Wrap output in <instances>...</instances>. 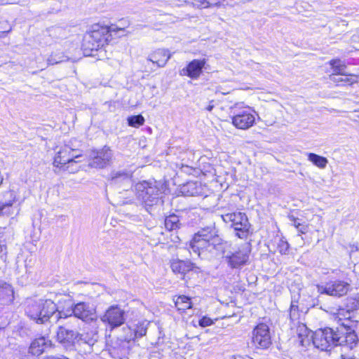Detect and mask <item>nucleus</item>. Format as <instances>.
Returning <instances> with one entry per match:
<instances>
[{
    "label": "nucleus",
    "instance_id": "15",
    "mask_svg": "<svg viewBox=\"0 0 359 359\" xmlns=\"http://www.w3.org/2000/svg\"><path fill=\"white\" fill-rule=\"evenodd\" d=\"M79 332L65 326H59L57 331V340L67 349H72L74 344L77 343Z\"/></svg>",
    "mask_w": 359,
    "mask_h": 359
},
{
    "label": "nucleus",
    "instance_id": "48",
    "mask_svg": "<svg viewBox=\"0 0 359 359\" xmlns=\"http://www.w3.org/2000/svg\"><path fill=\"white\" fill-rule=\"evenodd\" d=\"M212 102H213V100L210 102L209 104L205 108L206 110H208V111H211L214 108V104H212Z\"/></svg>",
    "mask_w": 359,
    "mask_h": 359
},
{
    "label": "nucleus",
    "instance_id": "47",
    "mask_svg": "<svg viewBox=\"0 0 359 359\" xmlns=\"http://www.w3.org/2000/svg\"><path fill=\"white\" fill-rule=\"evenodd\" d=\"M341 358L342 359H359V358H357L354 355L349 356V355H346L345 354H341Z\"/></svg>",
    "mask_w": 359,
    "mask_h": 359
},
{
    "label": "nucleus",
    "instance_id": "8",
    "mask_svg": "<svg viewBox=\"0 0 359 359\" xmlns=\"http://www.w3.org/2000/svg\"><path fill=\"white\" fill-rule=\"evenodd\" d=\"M318 292L320 294L340 297L347 294L351 289V285L344 280H335L325 285H317Z\"/></svg>",
    "mask_w": 359,
    "mask_h": 359
},
{
    "label": "nucleus",
    "instance_id": "14",
    "mask_svg": "<svg viewBox=\"0 0 359 359\" xmlns=\"http://www.w3.org/2000/svg\"><path fill=\"white\" fill-rule=\"evenodd\" d=\"M74 317L76 320L81 319L83 322H93L97 320L95 309L87 302L74 304Z\"/></svg>",
    "mask_w": 359,
    "mask_h": 359
},
{
    "label": "nucleus",
    "instance_id": "13",
    "mask_svg": "<svg viewBox=\"0 0 359 359\" xmlns=\"http://www.w3.org/2000/svg\"><path fill=\"white\" fill-rule=\"evenodd\" d=\"M132 174L126 169L113 170L109 177V183L111 186L127 190L132 185Z\"/></svg>",
    "mask_w": 359,
    "mask_h": 359
},
{
    "label": "nucleus",
    "instance_id": "3",
    "mask_svg": "<svg viewBox=\"0 0 359 359\" xmlns=\"http://www.w3.org/2000/svg\"><path fill=\"white\" fill-rule=\"evenodd\" d=\"M222 240L218 235L215 224H211L199 230L190 241L189 248L198 256L201 250L212 252L222 245Z\"/></svg>",
    "mask_w": 359,
    "mask_h": 359
},
{
    "label": "nucleus",
    "instance_id": "38",
    "mask_svg": "<svg viewBox=\"0 0 359 359\" xmlns=\"http://www.w3.org/2000/svg\"><path fill=\"white\" fill-rule=\"evenodd\" d=\"M290 245L283 238H280L279 240V242L278 243V250L280 252V253L283 255H285L289 251Z\"/></svg>",
    "mask_w": 359,
    "mask_h": 359
},
{
    "label": "nucleus",
    "instance_id": "19",
    "mask_svg": "<svg viewBox=\"0 0 359 359\" xmlns=\"http://www.w3.org/2000/svg\"><path fill=\"white\" fill-rule=\"evenodd\" d=\"M255 118L248 111H243L232 118V123L237 128L245 130L253 126Z\"/></svg>",
    "mask_w": 359,
    "mask_h": 359
},
{
    "label": "nucleus",
    "instance_id": "20",
    "mask_svg": "<svg viewBox=\"0 0 359 359\" xmlns=\"http://www.w3.org/2000/svg\"><path fill=\"white\" fill-rule=\"evenodd\" d=\"M205 64V60H194L182 69L181 74L186 75L193 79H196L202 73Z\"/></svg>",
    "mask_w": 359,
    "mask_h": 359
},
{
    "label": "nucleus",
    "instance_id": "1",
    "mask_svg": "<svg viewBox=\"0 0 359 359\" xmlns=\"http://www.w3.org/2000/svg\"><path fill=\"white\" fill-rule=\"evenodd\" d=\"M311 337L314 346L323 351H329L337 346L352 349L358 340L351 327L344 323L335 329H318L312 333Z\"/></svg>",
    "mask_w": 359,
    "mask_h": 359
},
{
    "label": "nucleus",
    "instance_id": "12",
    "mask_svg": "<svg viewBox=\"0 0 359 359\" xmlns=\"http://www.w3.org/2000/svg\"><path fill=\"white\" fill-rule=\"evenodd\" d=\"M113 152L109 147L105 146L102 149L93 151L89 166L95 168H104L112 163Z\"/></svg>",
    "mask_w": 359,
    "mask_h": 359
},
{
    "label": "nucleus",
    "instance_id": "44",
    "mask_svg": "<svg viewBox=\"0 0 359 359\" xmlns=\"http://www.w3.org/2000/svg\"><path fill=\"white\" fill-rule=\"evenodd\" d=\"M289 219L292 222V225L295 228L298 227L300 225V224H301L300 219L299 218H296L293 215L289 216Z\"/></svg>",
    "mask_w": 359,
    "mask_h": 359
},
{
    "label": "nucleus",
    "instance_id": "11",
    "mask_svg": "<svg viewBox=\"0 0 359 359\" xmlns=\"http://www.w3.org/2000/svg\"><path fill=\"white\" fill-rule=\"evenodd\" d=\"M57 310L53 314V322L57 323L62 318H69V323H78L74 317V303L70 297L61 299L59 305L57 306Z\"/></svg>",
    "mask_w": 359,
    "mask_h": 359
},
{
    "label": "nucleus",
    "instance_id": "33",
    "mask_svg": "<svg viewBox=\"0 0 359 359\" xmlns=\"http://www.w3.org/2000/svg\"><path fill=\"white\" fill-rule=\"evenodd\" d=\"M301 313L299 310V306L297 302H292L289 311V318L291 325H295L296 323L299 322V319Z\"/></svg>",
    "mask_w": 359,
    "mask_h": 359
},
{
    "label": "nucleus",
    "instance_id": "39",
    "mask_svg": "<svg viewBox=\"0 0 359 359\" xmlns=\"http://www.w3.org/2000/svg\"><path fill=\"white\" fill-rule=\"evenodd\" d=\"M209 0H192V3L195 6L201 8H210Z\"/></svg>",
    "mask_w": 359,
    "mask_h": 359
},
{
    "label": "nucleus",
    "instance_id": "2",
    "mask_svg": "<svg viewBox=\"0 0 359 359\" xmlns=\"http://www.w3.org/2000/svg\"><path fill=\"white\" fill-rule=\"evenodd\" d=\"M124 28L117 25L110 26L95 24L92 26V30L84 38L83 43V52L86 55H93V51L102 48L111 40V34L123 31Z\"/></svg>",
    "mask_w": 359,
    "mask_h": 359
},
{
    "label": "nucleus",
    "instance_id": "18",
    "mask_svg": "<svg viewBox=\"0 0 359 359\" xmlns=\"http://www.w3.org/2000/svg\"><path fill=\"white\" fill-rule=\"evenodd\" d=\"M16 196L13 191H6L0 194V217L12 215V206L15 201Z\"/></svg>",
    "mask_w": 359,
    "mask_h": 359
},
{
    "label": "nucleus",
    "instance_id": "36",
    "mask_svg": "<svg viewBox=\"0 0 359 359\" xmlns=\"http://www.w3.org/2000/svg\"><path fill=\"white\" fill-rule=\"evenodd\" d=\"M127 120L128 125L135 128H138L144 123V118L141 114L129 116Z\"/></svg>",
    "mask_w": 359,
    "mask_h": 359
},
{
    "label": "nucleus",
    "instance_id": "4",
    "mask_svg": "<svg viewBox=\"0 0 359 359\" xmlns=\"http://www.w3.org/2000/svg\"><path fill=\"white\" fill-rule=\"evenodd\" d=\"M137 199L147 211L161 203L162 191L161 183L154 180H143L135 185Z\"/></svg>",
    "mask_w": 359,
    "mask_h": 359
},
{
    "label": "nucleus",
    "instance_id": "46",
    "mask_svg": "<svg viewBox=\"0 0 359 359\" xmlns=\"http://www.w3.org/2000/svg\"><path fill=\"white\" fill-rule=\"evenodd\" d=\"M80 347V351H83L84 353H90L91 352H88L86 350H88V345H82L79 346Z\"/></svg>",
    "mask_w": 359,
    "mask_h": 359
},
{
    "label": "nucleus",
    "instance_id": "29",
    "mask_svg": "<svg viewBox=\"0 0 359 359\" xmlns=\"http://www.w3.org/2000/svg\"><path fill=\"white\" fill-rule=\"evenodd\" d=\"M339 74H331L330 76V79L334 83H336L338 86H346V85H352L354 83L357 82L356 78L357 76L355 75H350L351 77H339Z\"/></svg>",
    "mask_w": 359,
    "mask_h": 359
},
{
    "label": "nucleus",
    "instance_id": "17",
    "mask_svg": "<svg viewBox=\"0 0 359 359\" xmlns=\"http://www.w3.org/2000/svg\"><path fill=\"white\" fill-rule=\"evenodd\" d=\"M250 250L248 246L243 247L234 253L226 255L229 265L233 269L239 268L246 264L248 260Z\"/></svg>",
    "mask_w": 359,
    "mask_h": 359
},
{
    "label": "nucleus",
    "instance_id": "23",
    "mask_svg": "<svg viewBox=\"0 0 359 359\" xmlns=\"http://www.w3.org/2000/svg\"><path fill=\"white\" fill-rule=\"evenodd\" d=\"M98 333L97 330H92L90 332L79 333L77 344L79 346L88 345V352L93 351V346L98 340Z\"/></svg>",
    "mask_w": 359,
    "mask_h": 359
},
{
    "label": "nucleus",
    "instance_id": "5",
    "mask_svg": "<svg viewBox=\"0 0 359 359\" xmlns=\"http://www.w3.org/2000/svg\"><path fill=\"white\" fill-rule=\"evenodd\" d=\"M57 310V305L50 299H39L28 302L25 313L29 318L38 324L53 321V314Z\"/></svg>",
    "mask_w": 359,
    "mask_h": 359
},
{
    "label": "nucleus",
    "instance_id": "30",
    "mask_svg": "<svg viewBox=\"0 0 359 359\" xmlns=\"http://www.w3.org/2000/svg\"><path fill=\"white\" fill-rule=\"evenodd\" d=\"M290 328L292 330L295 329V332L299 339H301V342L303 344L304 338L307 337L310 334L311 331L308 329L306 325L300 322L296 323L295 325H290Z\"/></svg>",
    "mask_w": 359,
    "mask_h": 359
},
{
    "label": "nucleus",
    "instance_id": "9",
    "mask_svg": "<svg viewBox=\"0 0 359 359\" xmlns=\"http://www.w3.org/2000/svg\"><path fill=\"white\" fill-rule=\"evenodd\" d=\"M252 342L258 348L266 349L271 344L269 327L265 323L258 324L252 331Z\"/></svg>",
    "mask_w": 359,
    "mask_h": 359
},
{
    "label": "nucleus",
    "instance_id": "42",
    "mask_svg": "<svg viewBox=\"0 0 359 359\" xmlns=\"http://www.w3.org/2000/svg\"><path fill=\"white\" fill-rule=\"evenodd\" d=\"M180 170L182 172H184L187 175L192 174L193 171L195 170L192 166L184 165L183 163L180 164Z\"/></svg>",
    "mask_w": 359,
    "mask_h": 359
},
{
    "label": "nucleus",
    "instance_id": "41",
    "mask_svg": "<svg viewBox=\"0 0 359 359\" xmlns=\"http://www.w3.org/2000/svg\"><path fill=\"white\" fill-rule=\"evenodd\" d=\"M7 257V247L5 244L0 243V259L5 262Z\"/></svg>",
    "mask_w": 359,
    "mask_h": 359
},
{
    "label": "nucleus",
    "instance_id": "50",
    "mask_svg": "<svg viewBox=\"0 0 359 359\" xmlns=\"http://www.w3.org/2000/svg\"><path fill=\"white\" fill-rule=\"evenodd\" d=\"M121 26H120V27H122L121 26H123V25H123L122 22H121Z\"/></svg>",
    "mask_w": 359,
    "mask_h": 359
},
{
    "label": "nucleus",
    "instance_id": "35",
    "mask_svg": "<svg viewBox=\"0 0 359 359\" xmlns=\"http://www.w3.org/2000/svg\"><path fill=\"white\" fill-rule=\"evenodd\" d=\"M69 60V57L63 54V53L58 52L50 55L47 59L48 65H55L62 62Z\"/></svg>",
    "mask_w": 359,
    "mask_h": 359
},
{
    "label": "nucleus",
    "instance_id": "16",
    "mask_svg": "<svg viewBox=\"0 0 359 359\" xmlns=\"http://www.w3.org/2000/svg\"><path fill=\"white\" fill-rule=\"evenodd\" d=\"M170 263L172 272L175 274H180L183 279L186 273L189 271H194L195 273L201 272L199 267L188 260H182L177 258L172 259Z\"/></svg>",
    "mask_w": 359,
    "mask_h": 359
},
{
    "label": "nucleus",
    "instance_id": "34",
    "mask_svg": "<svg viewBox=\"0 0 359 359\" xmlns=\"http://www.w3.org/2000/svg\"><path fill=\"white\" fill-rule=\"evenodd\" d=\"M359 309V293L347 298L346 302V311L350 313Z\"/></svg>",
    "mask_w": 359,
    "mask_h": 359
},
{
    "label": "nucleus",
    "instance_id": "45",
    "mask_svg": "<svg viewBox=\"0 0 359 359\" xmlns=\"http://www.w3.org/2000/svg\"><path fill=\"white\" fill-rule=\"evenodd\" d=\"M42 359H68L67 357L63 355L56 356V355H48L44 356Z\"/></svg>",
    "mask_w": 359,
    "mask_h": 359
},
{
    "label": "nucleus",
    "instance_id": "27",
    "mask_svg": "<svg viewBox=\"0 0 359 359\" xmlns=\"http://www.w3.org/2000/svg\"><path fill=\"white\" fill-rule=\"evenodd\" d=\"M329 64L332 69V74L348 76L345 72L346 65L344 61L340 59H333L329 62Z\"/></svg>",
    "mask_w": 359,
    "mask_h": 359
},
{
    "label": "nucleus",
    "instance_id": "26",
    "mask_svg": "<svg viewBox=\"0 0 359 359\" xmlns=\"http://www.w3.org/2000/svg\"><path fill=\"white\" fill-rule=\"evenodd\" d=\"M201 190V184L197 182H189L182 187V193L188 196L199 195Z\"/></svg>",
    "mask_w": 359,
    "mask_h": 359
},
{
    "label": "nucleus",
    "instance_id": "43",
    "mask_svg": "<svg viewBox=\"0 0 359 359\" xmlns=\"http://www.w3.org/2000/svg\"><path fill=\"white\" fill-rule=\"evenodd\" d=\"M296 229L300 233L305 234L309 231V225L305 222L301 223L300 225Z\"/></svg>",
    "mask_w": 359,
    "mask_h": 359
},
{
    "label": "nucleus",
    "instance_id": "21",
    "mask_svg": "<svg viewBox=\"0 0 359 359\" xmlns=\"http://www.w3.org/2000/svg\"><path fill=\"white\" fill-rule=\"evenodd\" d=\"M52 341L44 337L34 339L29 347V353L33 355L39 356L48 349L52 348Z\"/></svg>",
    "mask_w": 359,
    "mask_h": 359
},
{
    "label": "nucleus",
    "instance_id": "25",
    "mask_svg": "<svg viewBox=\"0 0 359 359\" xmlns=\"http://www.w3.org/2000/svg\"><path fill=\"white\" fill-rule=\"evenodd\" d=\"M132 339L130 338H118L113 343V348L117 351V353L120 355H126L128 353L130 348V341Z\"/></svg>",
    "mask_w": 359,
    "mask_h": 359
},
{
    "label": "nucleus",
    "instance_id": "32",
    "mask_svg": "<svg viewBox=\"0 0 359 359\" xmlns=\"http://www.w3.org/2000/svg\"><path fill=\"white\" fill-rule=\"evenodd\" d=\"M308 159L311 161L316 166L321 169L325 168L328 163V161L325 157L319 156L314 153H309Z\"/></svg>",
    "mask_w": 359,
    "mask_h": 359
},
{
    "label": "nucleus",
    "instance_id": "10",
    "mask_svg": "<svg viewBox=\"0 0 359 359\" xmlns=\"http://www.w3.org/2000/svg\"><path fill=\"white\" fill-rule=\"evenodd\" d=\"M126 313L118 305L109 306L104 313L100 317L104 323L108 324L111 328H115L122 325L126 320Z\"/></svg>",
    "mask_w": 359,
    "mask_h": 359
},
{
    "label": "nucleus",
    "instance_id": "37",
    "mask_svg": "<svg viewBox=\"0 0 359 359\" xmlns=\"http://www.w3.org/2000/svg\"><path fill=\"white\" fill-rule=\"evenodd\" d=\"M148 323H141L136 325L134 330V337L135 338H140L146 335L147 331Z\"/></svg>",
    "mask_w": 359,
    "mask_h": 359
},
{
    "label": "nucleus",
    "instance_id": "31",
    "mask_svg": "<svg viewBox=\"0 0 359 359\" xmlns=\"http://www.w3.org/2000/svg\"><path fill=\"white\" fill-rule=\"evenodd\" d=\"M181 225L179 217L175 214L170 215L165 219V226L168 231L178 229Z\"/></svg>",
    "mask_w": 359,
    "mask_h": 359
},
{
    "label": "nucleus",
    "instance_id": "49",
    "mask_svg": "<svg viewBox=\"0 0 359 359\" xmlns=\"http://www.w3.org/2000/svg\"><path fill=\"white\" fill-rule=\"evenodd\" d=\"M74 154H81L78 149H76V151L74 152Z\"/></svg>",
    "mask_w": 359,
    "mask_h": 359
},
{
    "label": "nucleus",
    "instance_id": "24",
    "mask_svg": "<svg viewBox=\"0 0 359 359\" xmlns=\"http://www.w3.org/2000/svg\"><path fill=\"white\" fill-rule=\"evenodd\" d=\"M14 299V291L12 286L0 280V304H10Z\"/></svg>",
    "mask_w": 359,
    "mask_h": 359
},
{
    "label": "nucleus",
    "instance_id": "22",
    "mask_svg": "<svg viewBox=\"0 0 359 359\" xmlns=\"http://www.w3.org/2000/svg\"><path fill=\"white\" fill-rule=\"evenodd\" d=\"M171 56L172 55L169 53L168 50L159 48L149 55L148 60L154 64H156L158 67H163L166 65Z\"/></svg>",
    "mask_w": 359,
    "mask_h": 359
},
{
    "label": "nucleus",
    "instance_id": "28",
    "mask_svg": "<svg viewBox=\"0 0 359 359\" xmlns=\"http://www.w3.org/2000/svg\"><path fill=\"white\" fill-rule=\"evenodd\" d=\"M175 307L178 311L184 312L186 310L191 308V299L185 295H180L174 300Z\"/></svg>",
    "mask_w": 359,
    "mask_h": 359
},
{
    "label": "nucleus",
    "instance_id": "6",
    "mask_svg": "<svg viewBox=\"0 0 359 359\" xmlns=\"http://www.w3.org/2000/svg\"><path fill=\"white\" fill-rule=\"evenodd\" d=\"M226 223H231L236 236L241 239L246 238L249 235L250 224L244 212H236L222 215Z\"/></svg>",
    "mask_w": 359,
    "mask_h": 359
},
{
    "label": "nucleus",
    "instance_id": "7",
    "mask_svg": "<svg viewBox=\"0 0 359 359\" xmlns=\"http://www.w3.org/2000/svg\"><path fill=\"white\" fill-rule=\"evenodd\" d=\"M75 151L76 149L69 145H65L57 152L53 161L54 166L63 168L64 170L70 172H76L77 168L69 169L70 164L76 163L74 159L81 156V154H74Z\"/></svg>",
    "mask_w": 359,
    "mask_h": 359
},
{
    "label": "nucleus",
    "instance_id": "40",
    "mask_svg": "<svg viewBox=\"0 0 359 359\" xmlns=\"http://www.w3.org/2000/svg\"><path fill=\"white\" fill-rule=\"evenodd\" d=\"M213 321L211 318L204 316L199 320L198 324L201 327H205L211 325Z\"/></svg>",
    "mask_w": 359,
    "mask_h": 359
}]
</instances>
